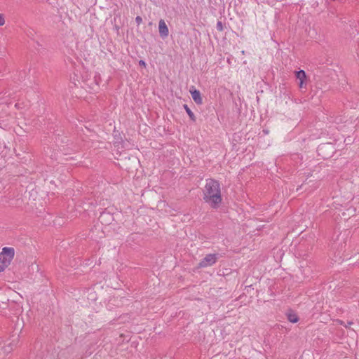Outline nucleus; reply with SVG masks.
<instances>
[{
  "label": "nucleus",
  "mask_w": 359,
  "mask_h": 359,
  "mask_svg": "<svg viewBox=\"0 0 359 359\" xmlns=\"http://www.w3.org/2000/svg\"><path fill=\"white\" fill-rule=\"evenodd\" d=\"M203 199L213 209L219 207L222 198L220 184L217 180L211 178L206 180V184L203 191Z\"/></svg>",
  "instance_id": "f257e3e1"
},
{
  "label": "nucleus",
  "mask_w": 359,
  "mask_h": 359,
  "mask_svg": "<svg viewBox=\"0 0 359 359\" xmlns=\"http://www.w3.org/2000/svg\"><path fill=\"white\" fill-rule=\"evenodd\" d=\"M15 255V250L13 248L5 247L0 252V273L11 264Z\"/></svg>",
  "instance_id": "f03ea898"
},
{
  "label": "nucleus",
  "mask_w": 359,
  "mask_h": 359,
  "mask_svg": "<svg viewBox=\"0 0 359 359\" xmlns=\"http://www.w3.org/2000/svg\"><path fill=\"white\" fill-rule=\"evenodd\" d=\"M219 259L218 254H208L201 260L198 264V268H205L214 265Z\"/></svg>",
  "instance_id": "7ed1b4c3"
},
{
  "label": "nucleus",
  "mask_w": 359,
  "mask_h": 359,
  "mask_svg": "<svg viewBox=\"0 0 359 359\" xmlns=\"http://www.w3.org/2000/svg\"><path fill=\"white\" fill-rule=\"evenodd\" d=\"M159 35L162 39L166 38L169 34V30L164 20L161 19L158 23Z\"/></svg>",
  "instance_id": "20e7f679"
},
{
  "label": "nucleus",
  "mask_w": 359,
  "mask_h": 359,
  "mask_svg": "<svg viewBox=\"0 0 359 359\" xmlns=\"http://www.w3.org/2000/svg\"><path fill=\"white\" fill-rule=\"evenodd\" d=\"M295 76L297 79L299 80V87L300 88H304L306 86L304 81L306 78L305 72L304 70L296 71Z\"/></svg>",
  "instance_id": "39448f33"
},
{
  "label": "nucleus",
  "mask_w": 359,
  "mask_h": 359,
  "mask_svg": "<svg viewBox=\"0 0 359 359\" xmlns=\"http://www.w3.org/2000/svg\"><path fill=\"white\" fill-rule=\"evenodd\" d=\"M191 97L193 100L197 104H201L203 103V99L201 97V93L198 90L194 89L193 90H190Z\"/></svg>",
  "instance_id": "423d86ee"
},
{
  "label": "nucleus",
  "mask_w": 359,
  "mask_h": 359,
  "mask_svg": "<svg viewBox=\"0 0 359 359\" xmlns=\"http://www.w3.org/2000/svg\"><path fill=\"white\" fill-rule=\"evenodd\" d=\"M287 320L292 323H295L299 321V317L292 311L287 313Z\"/></svg>",
  "instance_id": "0eeeda50"
},
{
  "label": "nucleus",
  "mask_w": 359,
  "mask_h": 359,
  "mask_svg": "<svg viewBox=\"0 0 359 359\" xmlns=\"http://www.w3.org/2000/svg\"><path fill=\"white\" fill-rule=\"evenodd\" d=\"M184 108L186 112L187 113V114L189 115L190 119L192 121L195 122L196 120V118L194 114L192 112V111L188 107V105L187 104H184Z\"/></svg>",
  "instance_id": "6e6552de"
},
{
  "label": "nucleus",
  "mask_w": 359,
  "mask_h": 359,
  "mask_svg": "<svg viewBox=\"0 0 359 359\" xmlns=\"http://www.w3.org/2000/svg\"><path fill=\"white\" fill-rule=\"evenodd\" d=\"M332 146L330 144H328V143L327 144H322L318 146V147L317 149V151L318 152L319 155H321V153L324 150H326L327 149L332 148Z\"/></svg>",
  "instance_id": "1a4fd4ad"
},
{
  "label": "nucleus",
  "mask_w": 359,
  "mask_h": 359,
  "mask_svg": "<svg viewBox=\"0 0 359 359\" xmlns=\"http://www.w3.org/2000/svg\"><path fill=\"white\" fill-rule=\"evenodd\" d=\"M224 26L221 21H218L217 22L216 28L218 31L222 32L224 30Z\"/></svg>",
  "instance_id": "9d476101"
},
{
  "label": "nucleus",
  "mask_w": 359,
  "mask_h": 359,
  "mask_svg": "<svg viewBox=\"0 0 359 359\" xmlns=\"http://www.w3.org/2000/svg\"><path fill=\"white\" fill-rule=\"evenodd\" d=\"M341 325H344L345 327H350L351 325L353 324L352 321H348L347 324H344V323L342 320H339Z\"/></svg>",
  "instance_id": "9b49d317"
},
{
  "label": "nucleus",
  "mask_w": 359,
  "mask_h": 359,
  "mask_svg": "<svg viewBox=\"0 0 359 359\" xmlns=\"http://www.w3.org/2000/svg\"><path fill=\"white\" fill-rule=\"evenodd\" d=\"M135 22L137 24V25H140L142 22V18L140 16H137L135 18Z\"/></svg>",
  "instance_id": "f8f14e48"
},
{
  "label": "nucleus",
  "mask_w": 359,
  "mask_h": 359,
  "mask_svg": "<svg viewBox=\"0 0 359 359\" xmlns=\"http://www.w3.org/2000/svg\"><path fill=\"white\" fill-rule=\"evenodd\" d=\"M5 23V20L3 17V15L0 13V26L4 25Z\"/></svg>",
  "instance_id": "ddd939ff"
},
{
  "label": "nucleus",
  "mask_w": 359,
  "mask_h": 359,
  "mask_svg": "<svg viewBox=\"0 0 359 359\" xmlns=\"http://www.w3.org/2000/svg\"><path fill=\"white\" fill-rule=\"evenodd\" d=\"M139 65L141 66V67H146V62L144 60H141L139 61Z\"/></svg>",
  "instance_id": "4468645a"
},
{
  "label": "nucleus",
  "mask_w": 359,
  "mask_h": 359,
  "mask_svg": "<svg viewBox=\"0 0 359 359\" xmlns=\"http://www.w3.org/2000/svg\"><path fill=\"white\" fill-rule=\"evenodd\" d=\"M98 79H99V80L100 79V76H98V77L95 76V83H96V84H97V85H98Z\"/></svg>",
  "instance_id": "2eb2a0df"
},
{
  "label": "nucleus",
  "mask_w": 359,
  "mask_h": 359,
  "mask_svg": "<svg viewBox=\"0 0 359 359\" xmlns=\"http://www.w3.org/2000/svg\"><path fill=\"white\" fill-rule=\"evenodd\" d=\"M323 158H326L327 157L326 156H323Z\"/></svg>",
  "instance_id": "dca6fc26"
}]
</instances>
